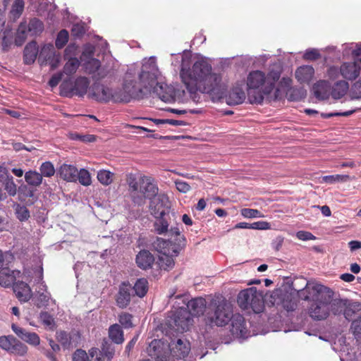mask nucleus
<instances>
[{
	"label": "nucleus",
	"instance_id": "obj_49",
	"mask_svg": "<svg viewBox=\"0 0 361 361\" xmlns=\"http://www.w3.org/2000/svg\"><path fill=\"white\" fill-rule=\"evenodd\" d=\"M24 9V1L23 0H15L11 9V15L14 19L18 18L22 14Z\"/></svg>",
	"mask_w": 361,
	"mask_h": 361
},
{
	"label": "nucleus",
	"instance_id": "obj_1",
	"mask_svg": "<svg viewBox=\"0 0 361 361\" xmlns=\"http://www.w3.org/2000/svg\"><path fill=\"white\" fill-rule=\"evenodd\" d=\"M181 81L190 92L209 94L213 101L225 97L229 106L241 104L246 98L244 82H237L226 94L228 78L224 69H180Z\"/></svg>",
	"mask_w": 361,
	"mask_h": 361
},
{
	"label": "nucleus",
	"instance_id": "obj_50",
	"mask_svg": "<svg viewBox=\"0 0 361 361\" xmlns=\"http://www.w3.org/2000/svg\"><path fill=\"white\" fill-rule=\"evenodd\" d=\"M114 173L106 170H101L97 173L98 180L104 185H110L113 181Z\"/></svg>",
	"mask_w": 361,
	"mask_h": 361
},
{
	"label": "nucleus",
	"instance_id": "obj_29",
	"mask_svg": "<svg viewBox=\"0 0 361 361\" xmlns=\"http://www.w3.org/2000/svg\"><path fill=\"white\" fill-rule=\"evenodd\" d=\"M16 276L14 271L8 268H2L0 271V285L4 287H9L14 285Z\"/></svg>",
	"mask_w": 361,
	"mask_h": 361
},
{
	"label": "nucleus",
	"instance_id": "obj_64",
	"mask_svg": "<svg viewBox=\"0 0 361 361\" xmlns=\"http://www.w3.org/2000/svg\"><path fill=\"white\" fill-rule=\"evenodd\" d=\"M350 328L355 336L361 335V316L353 320Z\"/></svg>",
	"mask_w": 361,
	"mask_h": 361
},
{
	"label": "nucleus",
	"instance_id": "obj_12",
	"mask_svg": "<svg viewBox=\"0 0 361 361\" xmlns=\"http://www.w3.org/2000/svg\"><path fill=\"white\" fill-rule=\"evenodd\" d=\"M133 288L129 281L122 282L118 287V291L116 295V305L121 309L126 308L131 301Z\"/></svg>",
	"mask_w": 361,
	"mask_h": 361
},
{
	"label": "nucleus",
	"instance_id": "obj_30",
	"mask_svg": "<svg viewBox=\"0 0 361 361\" xmlns=\"http://www.w3.org/2000/svg\"><path fill=\"white\" fill-rule=\"evenodd\" d=\"M172 350L177 358H184L188 356L190 350V343H184L181 339H178Z\"/></svg>",
	"mask_w": 361,
	"mask_h": 361
},
{
	"label": "nucleus",
	"instance_id": "obj_48",
	"mask_svg": "<svg viewBox=\"0 0 361 361\" xmlns=\"http://www.w3.org/2000/svg\"><path fill=\"white\" fill-rule=\"evenodd\" d=\"M253 58L248 56H242L235 58L234 66H261L260 63L252 62Z\"/></svg>",
	"mask_w": 361,
	"mask_h": 361
},
{
	"label": "nucleus",
	"instance_id": "obj_59",
	"mask_svg": "<svg viewBox=\"0 0 361 361\" xmlns=\"http://www.w3.org/2000/svg\"><path fill=\"white\" fill-rule=\"evenodd\" d=\"M90 355L82 349H77L72 355V361H90Z\"/></svg>",
	"mask_w": 361,
	"mask_h": 361
},
{
	"label": "nucleus",
	"instance_id": "obj_57",
	"mask_svg": "<svg viewBox=\"0 0 361 361\" xmlns=\"http://www.w3.org/2000/svg\"><path fill=\"white\" fill-rule=\"evenodd\" d=\"M71 138L73 140H79L82 142H93L96 140V137L94 135H82L77 133H71Z\"/></svg>",
	"mask_w": 361,
	"mask_h": 361
},
{
	"label": "nucleus",
	"instance_id": "obj_7",
	"mask_svg": "<svg viewBox=\"0 0 361 361\" xmlns=\"http://www.w3.org/2000/svg\"><path fill=\"white\" fill-rule=\"evenodd\" d=\"M89 87L90 80L87 78L80 76L73 80V75H71L61 82L60 85L61 94L67 97H83Z\"/></svg>",
	"mask_w": 361,
	"mask_h": 361
},
{
	"label": "nucleus",
	"instance_id": "obj_24",
	"mask_svg": "<svg viewBox=\"0 0 361 361\" xmlns=\"http://www.w3.org/2000/svg\"><path fill=\"white\" fill-rule=\"evenodd\" d=\"M295 77L300 84H310L317 78L314 69H296Z\"/></svg>",
	"mask_w": 361,
	"mask_h": 361
},
{
	"label": "nucleus",
	"instance_id": "obj_41",
	"mask_svg": "<svg viewBox=\"0 0 361 361\" xmlns=\"http://www.w3.org/2000/svg\"><path fill=\"white\" fill-rule=\"evenodd\" d=\"M50 299V293L48 292L45 293H37L32 298L33 304L38 308L45 307L48 305Z\"/></svg>",
	"mask_w": 361,
	"mask_h": 361
},
{
	"label": "nucleus",
	"instance_id": "obj_25",
	"mask_svg": "<svg viewBox=\"0 0 361 361\" xmlns=\"http://www.w3.org/2000/svg\"><path fill=\"white\" fill-rule=\"evenodd\" d=\"M59 174L61 178L70 182L77 180L78 169L71 164H63L59 169Z\"/></svg>",
	"mask_w": 361,
	"mask_h": 361
},
{
	"label": "nucleus",
	"instance_id": "obj_18",
	"mask_svg": "<svg viewBox=\"0 0 361 361\" xmlns=\"http://www.w3.org/2000/svg\"><path fill=\"white\" fill-rule=\"evenodd\" d=\"M341 75L344 79L350 81L356 80L361 75V69H328V75L335 80Z\"/></svg>",
	"mask_w": 361,
	"mask_h": 361
},
{
	"label": "nucleus",
	"instance_id": "obj_54",
	"mask_svg": "<svg viewBox=\"0 0 361 361\" xmlns=\"http://www.w3.org/2000/svg\"><path fill=\"white\" fill-rule=\"evenodd\" d=\"M351 178L350 176L348 175H331V176H326L323 178V180L326 183H334L335 182H345L348 180H350Z\"/></svg>",
	"mask_w": 361,
	"mask_h": 361
},
{
	"label": "nucleus",
	"instance_id": "obj_17",
	"mask_svg": "<svg viewBox=\"0 0 361 361\" xmlns=\"http://www.w3.org/2000/svg\"><path fill=\"white\" fill-rule=\"evenodd\" d=\"M11 329L20 338L27 343L35 346L39 344L40 338L36 333L27 331L25 329H23L15 324H12Z\"/></svg>",
	"mask_w": 361,
	"mask_h": 361
},
{
	"label": "nucleus",
	"instance_id": "obj_23",
	"mask_svg": "<svg viewBox=\"0 0 361 361\" xmlns=\"http://www.w3.org/2000/svg\"><path fill=\"white\" fill-rule=\"evenodd\" d=\"M257 292L255 288H250L241 290L238 295V303L240 307L243 310L249 309L250 302L253 300L254 295H255Z\"/></svg>",
	"mask_w": 361,
	"mask_h": 361
},
{
	"label": "nucleus",
	"instance_id": "obj_47",
	"mask_svg": "<svg viewBox=\"0 0 361 361\" xmlns=\"http://www.w3.org/2000/svg\"><path fill=\"white\" fill-rule=\"evenodd\" d=\"M171 253H166L161 255L159 258V265L161 269L168 270L172 269L174 266V260Z\"/></svg>",
	"mask_w": 361,
	"mask_h": 361
},
{
	"label": "nucleus",
	"instance_id": "obj_37",
	"mask_svg": "<svg viewBox=\"0 0 361 361\" xmlns=\"http://www.w3.org/2000/svg\"><path fill=\"white\" fill-rule=\"evenodd\" d=\"M27 26L30 36L39 35L44 30L43 23L36 18L31 19L27 23Z\"/></svg>",
	"mask_w": 361,
	"mask_h": 361
},
{
	"label": "nucleus",
	"instance_id": "obj_26",
	"mask_svg": "<svg viewBox=\"0 0 361 361\" xmlns=\"http://www.w3.org/2000/svg\"><path fill=\"white\" fill-rule=\"evenodd\" d=\"M76 69H63L62 71H59L54 74L48 82V84L51 87H56L61 81H63L65 79H68L70 76L73 75L75 73Z\"/></svg>",
	"mask_w": 361,
	"mask_h": 361
},
{
	"label": "nucleus",
	"instance_id": "obj_35",
	"mask_svg": "<svg viewBox=\"0 0 361 361\" xmlns=\"http://www.w3.org/2000/svg\"><path fill=\"white\" fill-rule=\"evenodd\" d=\"M281 304L282 307L287 311H293L297 307V300L288 293L281 295Z\"/></svg>",
	"mask_w": 361,
	"mask_h": 361
},
{
	"label": "nucleus",
	"instance_id": "obj_9",
	"mask_svg": "<svg viewBox=\"0 0 361 361\" xmlns=\"http://www.w3.org/2000/svg\"><path fill=\"white\" fill-rule=\"evenodd\" d=\"M171 320L177 327V330L182 332L188 331L193 322L190 313L186 308L183 307L177 309L173 312Z\"/></svg>",
	"mask_w": 361,
	"mask_h": 361
},
{
	"label": "nucleus",
	"instance_id": "obj_42",
	"mask_svg": "<svg viewBox=\"0 0 361 361\" xmlns=\"http://www.w3.org/2000/svg\"><path fill=\"white\" fill-rule=\"evenodd\" d=\"M160 341L158 340H153L149 347V354L150 356H154L156 357V361H169L165 356H161L159 355L160 351L158 350V348H159L160 345Z\"/></svg>",
	"mask_w": 361,
	"mask_h": 361
},
{
	"label": "nucleus",
	"instance_id": "obj_11",
	"mask_svg": "<svg viewBox=\"0 0 361 361\" xmlns=\"http://www.w3.org/2000/svg\"><path fill=\"white\" fill-rule=\"evenodd\" d=\"M56 339L64 349H71L78 345L80 341V334L75 331L71 332L59 331L56 332Z\"/></svg>",
	"mask_w": 361,
	"mask_h": 361
},
{
	"label": "nucleus",
	"instance_id": "obj_27",
	"mask_svg": "<svg viewBox=\"0 0 361 361\" xmlns=\"http://www.w3.org/2000/svg\"><path fill=\"white\" fill-rule=\"evenodd\" d=\"M329 82L326 80H320L313 86L314 95L318 99H325L328 97Z\"/></svg>",
	"mask_w": 361,
	"mask_h": 361
},
{
	"label": "nucleus",
	"instance_id": "obj_3",
	"mask_svg": "<svg viewBox=\"0 0 361 361\" xmlns=\"http://www.w3.org/2000/svg\"><path fill=\"white\" fill-rule=\"evenodd\" d=\"M124 86L128 92L125 100H140L153 94L164 102L175 101L174 88L162 81L159 69H127Z\"/></svg>",
	"mask_w": 361,
	"mask_h": 361
},
{
	"label": "nucleus",
	"instance_id": "obj_60",
	"mask_svg": "<svg viewBox=\"0 0 361 361\" xmlns=\"http://www.w3.org/2000/svg\"><path fill=\"white\" fill-rule=\"evenodd\" d=\"M15 337L12 336H4L0 337V347L9 352L11 347L12 345V343H13L15 341Z\"/></svg>",
	"mask_w": 361,
	"mask_h": 361
},
{
	"label": "nucleus",
	"instance_id": "obj_56",
	"mask_svg": "<svg viewBox=\"0 0 361 361\" xmlns=\"http://www.w3.org/2000/svg\"><path fill=\"white\" fill-rule=\"evenodd\" d=\"M345 301V300L340 299L334 300L333 303L331 302L330 310L334 314H340L344 312Z\"/></svg>",
	"mask_w": 361,
	"mask_h": 361
},
{
	"label": "nucleus",
	"instance_id": "obj_33",
	"mask_svg": "<svg viewBox=\"0 0 361 361\" xmlns=\"http://www.w3.org/2000/svg\"><path fill=\"white\" fill-rule=\"evenodd\" d=\"M360 310L361 305L360 302H348V300H345L343 315L346 319L350 321Z\"/></svg>",
	"mask_w": 361,
	"mask_h": 361
},
{
	"label": "nucleus",
	"instance_id": "obj_13",
	"mask_svg": "<svg viewBox=\"0 0 361 361\" xmlns=\"http://www.w3.org/2000/svg\"><path fill=\"white\" fill-rule=\"evenodd\" d=\"M0 185L9 196L13 197L16 195L17 185L14 183L13 177L6 167L1 166H0Z\"/></svg>",
	"mask_w": 361,
	"mask_h": 361
},
{
	"label": "nucleus",
	"instance_id": "obj_19",
	"mask_svg": "<svg viewBox=\"0 0 361 361\" xmlns=\"http://www.w3.org/2000/svg\"><path fill=\"white\" fill-rule=\"evenodd\" d=\"M206 308V300L203 298H196L188 301L186 309L190 313V317H199L204 314Z\"/></svg>",
	"mask_w": 361,
	"mask_h": 361
},
{
	"label": "nucleus",
	"instance_id": "obj_34",
	"mask_svg": "<svg viewBox=\"0 0 361 361\" xmlns=\"http://www.w3.org/2000/svg\"><path fill=\"white\" fill-rule=\"evenodd\" d=\"M132 288L135 295L143 298L148 291V281L145 278L139 279Z\"/></svg>",
	"mask_w": 361,
	"mask_h": 361
},
{
	"label": "nucleus",
	"instance_id": "obj_31",
	"mask_svg": "<svg viewBox=\"0 0 361 361\" xmlns=\"http://www.w3.org/2000/svg\"><path fill=\"white\" fill-rule=\"evenodd\" d=\"M349 85L345 80L337 81L332 87L331 96L334 99H340L343 97L348 92Z\"/></svg>",
	"mask_w": 361,
	"mask_h": 361
},
{
	"label": "nucleus",
	"instance_id": "obj_10",
	"mask_svg": "<svg viewBox=\"0 0 361 361\" xmlns=\"http://www.w3.org/2000/svg\"><path fill=\"white\" fill-rule=\"evenodd\" d=\"M152 198L149 205L150 212L152 216L154 217H160V216H165L169 213L170 202L166 195H157Z\"/></svg>",
	"mask_w": 361,
	"mask_h": 361
},
{
	"label": "nucleus",
	"instance_id": "obj_43",
	"mask_svg": "<svg viewBox=\"0 0 361 361\" xmlns=\"http://www.w3.org/2000/svg\"><path fill=\"white\" fill-rule=\"evenodd\" d=\"M126 182L131 192H138L141 184V176L137 177L136 174L128 173L126 176Z\"/></svg>",
	"mask_w": 361,
	"mask_h": 361
},
{
	"label": "nucleus",
	"instance_id": "obj_5",
	"mask_svg": "<svg viewBox=\"0 0 361 361\" xmlns=\"http://www.w3.org/2000/svg\"><path fill=\"white\" fill-rule=\"evenodd\" d=\"M298 294L303 300H313L309 310L310 316L313 319L323 320L328 317L333 297V291L330 288L307 282L305 288L300 290Z\"/></svg>",
	"mask_w": 361,
	"mask_h": 361
},
{
	"label": "nucleus",
	"instance_id": "obj_55",
	"mask_svg": "<svg viewBox=\"0 0 361 361\" xmlns=\"http://www.w3.org/2000/svg\"><path fill=\"white\" fill-rule=\"evenodd\" d=\"M241 215L245 218H261L264 217L263 214L255 209L243 208L240 210Z\"/></svg>",
	"mask_w": 361,
	"mask_h": 361
},
{
	"label": "nucleus",
	"instance_id": "obj_14",
	"mask_svg": "<svg viewBox=\"0 0 361 361\" xmlns=\"http://www.w3.org/2000/svg\"><path fill=\"white\" fill-rule=\"evenodd\" d=\"M153 178L149 176H141V184L138 190L143 197L152 199L157 195L158 187L153 183Z\"/></svg>",
	"mask_w": 361,
	"mask_h": 361
},
{
	"label": "nucleus",
	"instance_id": "obj_15",
	"mask_svg": "<svg viewBox=\"0 0 361 361\" xmlns=\"http://www.w3.org/2000/svg\"><path fill=\"white\" fill-rule=\"evenodd\" d=\"M231 322V331L233 335L237 337H245L248 334L245 318L240 314L231 315L230 319Z\"/></svg>",
	"mask_w": 361,
	"mask_h": 361
},
{
	"label": "nucleus",
	"instance_id": "obj_8",
	"mask_svg": "<svg viewBox=\"0 0 361 361\" xmlns=\"http://www.w3.org/2000/svg\"><path fill=\"white\" fill-rule=\"evenodd\" d=\"M38 60L41 65L56 68L61 64V56L56 51L52 44H44L39 50Z\"/></svg>",
	"mask_w": 361,
	"mask_h": 361
},
{
	"label": "nucleus",
	"instance_id": "obj_36",
	"mask_svg": "<svg viewBox=\"0 0 361 361\" xmlns=\"http://www.w3.org/2000/svg\"><path fill=\"white\" fill-rule=\"evenodd\" d=\"M25 180L28 185L37 187L42 182V175L35 171H29L25 174Z\"/></svg>",
	"mask_w": 361,
	"mask_h": 361
},
{
	"label": "nucleus",
	"instance_id": "obj_46",
	"mask_svg": "<svg viewBox=\"0 0 361 361\" xmlns=\"http://www.w3.org/2000/svg\"><path fill=\"white\" fill-rule=\"evenodd\" d=\"M27 352V347L18 339L15 338L8 353L18 356H23Z\"/></svg>",
	"mask_w": 361,
	"mask_h": 361
},
{
	"label": "nucleus",
	"instance_id": "obj_63",
	"mask_svg": "<svg viewBox=\"0 0 361 361\" xmlns=\"http://www.w3.org/2000/svg\"><path fill=\"white\" fill-rule=\"evenodd\" d=\"M13 35L11 30H5L2 37V47L4 51H7L12 43Z\"/></svg>",
	"mask_w": 361,
	"mask_h": 361
},
{
	"label": "nucleus",
	"instance_id": "obj_22",
	"mask_svg": "<svg viewBox=\"0 0 361 361\" xmlns=\"http://www.w3.org/2000/svg\"><path fill=\"white\" fill-rule=\"evenodd\" d=\"M39 47L35 41H32L26 44L24 49L23 59L26 65L32 64L37 55L39 56Z\"/></svg>",
	"mask_w": 361,
	"mask_h": 361
},
{
	"label": "nucleus",
	"instance_id": "obj_21",
	"mask_svg": "<svg viewBox=\"0 0 361 361\" xmlns=\"http://www.w3.org/2000/svg\"><path fill=\"white\" fill-rule=\"evenodd\" d=\"M135 262L139 268L147 270L152 267L154 257L149 250H142L136 255Z\"/></svg>",
	"mask_w": 361,
	"mask_h": 361
},
{
	"label": "nucleus",
	"instance_id": "obj_4",
	"mask_svg": "<svg viewBox=\"0 0 361 361\" xmlns=\"http://www.w3.org/2000/svg\"><path fill=\"white\" fill-rule=\"evenodd\" d=\"M115 69H89L87 73L92 78L94 83L90 87L88 97L95 101L101 103H106L110 100L116 102H129L133 98H129L125 100L128 92L125 90V78L127 75V71L122 77V90L119 93H114L112 90L102 84L101 82L111 83L115 80Z\"/></svg>",
	"mask_w": 361,
	"mask_h": 361
},
{
	"label": "nucleus",
	"instance_id": "obj_2",
	"mask_svg": "<svg viewBox=\"0 0 361 361\" xmlns=\"http://www.w3.org/2000/svg\"><path fill=\"white\" fill-rule=\"evenodd\" d=\"M281 69H255L249 73L245 80L246 90L250 103L279 101L285 97L289 101L298 102L304 99L306 91L292 87L290 77H281Z\"/></svg>",
	"mask_w": 361,
	"mask_h": 361
},
{
	"label": "nucleus",
	"instance_id": "obj_45",
	"mask_svg": "<svg viewBox=\"0 0 361 361\" xmlns=\"http://www.w3.org/2000/svg\"><path fill=\"white\" fill-rule=\"evenodd\" d=\"M250 302L249 308L252 309L254 312L260 313L263 311L264 307V301L261 294L259 293H256L255 295H254L253 300Z\"/></svg>",
	"mask_w": 361,
	"mask_h": 361
},
{
	"label": "nucleus",
	"instance_id": "obj_44",
	"mask_svg": "<svg viewBox=\"0 0 361 361\" xmlns=\"http://www.w3.org/2000/svg\"><path fill=\"white\" fill-rule=\"evenodd\" d=\"M164 216H160V217H155L156 221L154 224V227L155 231L159 235L164 234L168 231L169 224Z\"/></svg>",
	"mask_w": 361,
	"mask_h": 361
},
{
	"label": "nucleus",
	"instance_id": "obj_52",
	"mask_svg": "<svg viewBox=\"0 0 361 361\" xmlns=\"http://www.w3.org/2000/svg\"><path fill=\"white\" fill-rule=\"evenodd\" d=\"M77 180H78L80 184L85 186L90 185L92 183L89 171L84 169H81L80 171H78Z\"/></svg>",
	"mask_w": 361,
	"mask_h": 361
},
{
	"label": "nucleus",
	"instance_id": "obj_62",
	"mask_svg": "<svg viewBox=\"0 0 361 361\" xmlns=\"http://www.w3.org/2000/svg\"><path fill=\"white\" fill-rule=\"evenodd\" d=\"M181 68H188L193 66V54L189 51H184L181 55Z\"/></svg>",
	"mask_w": 361,
	"mask_h": 361
},
{
	"label": "nucleus",
	"instance_id": "obj_32",
	"mask_svg": "<svg viewBox=\"0 0 361 361\" xmlns=\"http://www.w3.org/2000/svg\"><path fill=\"white\" fill-rule=\"evenodd\" d=\"M110 339L116 344H121L124 341L123 331L119 324H114L109 329Z\"/></svg>",
	"mask_w": 361,
	"mask_h": 361
},
{
	"label": "nucleus",
	"instance_id": "obj_6",
	"mask_svg": "<svg viewBox=\"0 0 361 361\" xmlns=\"http://www.w3.org/2000/svg\"><path fill=\"white\" fill-rule=\"evenodd\" d=\"M232 314L231 307L224 298L214 299L207 307L206 322L209 325L224 326L228 323Z\"/></svg>",
	"mask_w": 361,
	"mask_h": 361
},
{
	"label": "nucleus",
	"instance_id": "obj_53",
	"mask_svg": "<svg viewBox=\"0 0 361 361\" xmlns=\"http://www.w3.org/2000/svg\"><path fill=\"white\" fill-rule=\"evenodd\" d=\"M39 170L40 174L45 177H51L55 173L54 165L50 161L44 162Z\"/></svg>",
	"mask_w": 361,
	"mask_h": 361
},
{
	"label": "nucleus",
	"instance_id": "obj_40",
	"mask_svg": "<svg viewBox=\"0 0 361 361\" xmlns=\"http://www.w3.org/2000/svg\"><path fill=\"white\" fill-rule=\"evenodd\" d=\"M14 210L16 218L20 222L26 221L30 217L29 209L24 205L17 203L14 204Z\"/></svg>",
	"mask_w": 361,
	"mask_h": 361
},
{
	"label": "nucleus",
	"instance_id": "obj_51",
	"mask_svg": "<svg viewBox=\"0 0 361 361\" xmlns=\"http://www.w3.org/2000/svg\"><path fill=\"white\" fill-rule=\"evenodd\" d=\"M69 38V35L67 30H61L56 37L55 41V45L58 49L63 48L66 44L68 42Z\"/></svg>",
	"mask_w": 361,
	"mask_h": 361
},
{
	"label": "nucleus",
	"instance_id": "obj_28",
	"mask_svg": "<svg viewBox=\"0 0 361 361\" xmlns=\"http://www.w3.org/2000/svg\"><path fill=\"white\" fill-rule=\"evenodd\" d=\"M28 35H30V32L28 31L27 26V21H22L16 31V37L14 42L16 46H21L27 38Z\"/></svg>",
	"mask_w": 361,
	"mask_h": 361
},
{
	"label": "nucleus",
	"instance_id": "obj_58",
	"mask_svg": "<svg viewBox=\"0 0 361 361\" xmlns=\"http://www.w3.org/2000/svg\"><path fill=\"white\" fill-rule=\"evenodd\" d=\"M132 319V314L128 312H122L118 316V321L125 329H129L133 326Z\"/></svg>",
	"mask_w": 361,
	"mask_h": 361
},
{
	"label": "nucleus",
	"instance_id": "obj_39",
	"mask_svg": "<svg viewBox=\"0 0 361 361\" xmlns=\"http://www.w3.org/2000/svg\"><path fill=\"white\" fill-rule=\"evenodd\" d=\"M193 68H212V59L200 54H193Z\"/></svg>",
	"mask_w": 361,
	"mask_h": 361
},
{
	"label": "nucleus",
	"instance_id": "obj_16",
	"mask_svg": "<svg viewBox=\"0 0 361 361\" xmlns=\"http://www.w3.org/2000/svg\"><path fill=\"white\" fill-rule=\"evenodd\" d=\"M95 47L94 45L87 44L83 47L82 52L80 56V61L84 65L90 66V68H99L101 63L99 60L94 57Z\"/></svg>",
	"mask_w": 361,
	"mask_h": 361
},
{
	"label": "nucleus",
	"instance_id": "obj_20",
	"mask_svg": "<svg viewBox=\"0 0 361 361\" xmlns=\"http://www.w3.org/2000/svg\"><path fill=\"white\" fill-rule=\"evenodd\" d=\"M13 288L16 298L21 302H27L32 298V293L30 286L23 281L15 283Z\"/></svg>",
	"mask_w": 361,
	"mask_h": 361
},
{
	"label": "nucleus",
	"instance_id": "obj_38",
	"mask_svg": "<svg viewBox=\"0 0 361 361\" xmlns=\"http://www.w3.org/2000/svg\"><path fill=\"white\" fill-rule=\"evenodd\" d=\"M171 245H172L171 240H164L161 238H157V239L153 243L154 248L161 255L171 253L170 246Z\"/></svg>",
	"mask_w": 361,
	"mask_h": 361
},
{
	"label": "nucleus",
	"instance_id": "obj_61",
	"mask_svg": "<svg viewBox=\"0 0 361 361\" xmlns=\"http://www.w3.org/2000/svg\"><path fill=\"white\" fill-rule=\"evenodd\" d=\"M303 59L307 61H314L321 57L319 51L317 49H308L303 54Z\"/></svg>",
	"mask_w": 361,
	"mask_h": 361
}]
</instances>
